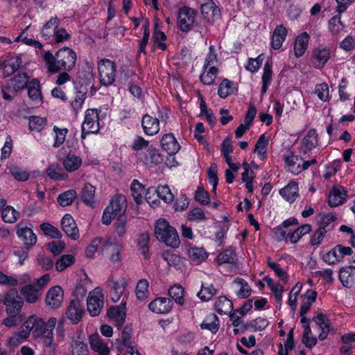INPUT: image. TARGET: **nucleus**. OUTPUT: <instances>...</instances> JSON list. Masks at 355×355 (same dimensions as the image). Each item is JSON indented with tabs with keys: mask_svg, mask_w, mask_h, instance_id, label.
<instances>
[{
	"mask_svg": "<svg viewBox=\"0 0 355 355\" xmlns=\"http://www.w3.org/2000/svg\"><path fill=\"white\" fill-rule=\"evenodd\" d=\"M76 54L71 49L64 47L53 55L49 51L43 55V60L49 72L57 73L60 71H71L76 64Z\"/></svg>",
	"mask_w": 355,
	"mask_h": 355,
	"instance_id": "f257e3e1",
	"label": "nucleus"
},
{
	"mask_svg": "<svg viewBox=\"0 0 355 355\" xmlns=\"http://www.w3.org/2000/svg\"><path fill=\"white\" fill-rule=\"evenodd\" d=\"M78 89V87H76ZM87 93V88L86 85H83V84L80 85V88L77 91L76 96L74 100L71 103V106L75 111L79 110L85 99V95Z\"/></svg>",
	"mask_w": 355,
	"mask_h": 355,
	"instance_id": "e433bc0d",
	"label": "nucleus"
},
{
	"mask_svg": "<svg viewBox=\"0 0 355 355\" xmlns=\"http://www.w3.org/2000/svg\"><path fill=\"white\" fill-rule=\"evenodd\" d=\"M21 64L19 58H11L3 62V76L8 77L14 73Z\"/></svg>",
	"mask_w": 355,
	"mask_h": 355,
	"instance_id": "473e14b6",
	"label": "nucleus"
},
{
	"mask_svg": "<svg viewBox=\"0 0 355 355\" xmlns=\"http://www.w3.org/2000/svg\"><path fill=\"white\" fill-rule=\"evenodd\" d=\"M46 124V119L40 116H32L29 118V128L31 130H41Z\"/></svg>",
	"mask_w": 355,
	"mask_h": 355,
	"instance_id": "052dcab7",
	"label": "nucleus"
},
{
	"mask_svg": "<svg viewBox=\"0 0 355 355\" xmlns=\"http://www.w3.org/2000/svg\"><path fill=\"white\" fill-rule=\"evenodd\" d=\"M148 282L146 279H140L136 286L135 293L137 297L139 300H144L148 297Z\"/></svg>",
	"mask_w": 355,
	"mask_h": 355,
	"instance_id": "603ef678",
	"label": "nucleus"
},
{
	"mask_svg": "<svg viewBox=\"0 0 355 355\" xmlns=\"http://www.w3.org/2000/svg\"><path fill=\"white\" fill-rule=\"evenodd\" d=\"M47 249L55 256L60 254L65 248V243L62 241H55L46 245Z\"/></svg>",
	"mask_w": 355,
	"mask_h": 355,
	"instance_id": "69168bd1",
	"label": "nucleus"
},
{
	"mask_svg": "<svg viewBox=\"0 0 355 355\" xmlns=\"http://www.w3.org/2000/svg\"><path fill=\"white\" fill-rule=\"evenodd\" d=\"M109 286L111 287L110 295L112 300L114 302H118L125 291V281L123 279H121L120 281L110 279L109 281Z\"/></svg>",
	"mask_w": 355,
	"mask_h": 355,
	"instance_id": "f3484780",
	"label": "nucleus"
},
{
	"mask_svg": "<svg viewBox=\"0 0 355 355\" xmlns=\"http://www.w3.org/2000/svg\"><path fill=\"white\" fill-rule=\"evenodd\" d=\"M279 194L287 201L293 202L298 196V186L295 182H290L279 190Z\"/></svg>",
	"mask_w": 355,
	"mask_h": 355,
	"instance_id": "4be33fe9",
	"label": "nucleus"
},
{
	"mask_svg": "<svg viewBox=\"0 0 355 355\" xmlns=\"http://www.w3.org/2000/svg\"><path fill=\"white\" fill-rule=\"evenodd\" d=\"M17 234L22 238L24 244L26 245L33 246L36 243V235L31 228L23 227L17 231Z\"/></svg>",
	"mask_w": 355,
	"mask_h": 355,
	"instance_id": "7c9ffc66",
	"label": "nucleus"
},
{
	"mask_svg": "<svg viewBox=\"0 0 355 355\" xmlns=\"http://www.w3.org/2000/svg\"><path fill=\"white\" fill-rule=\"evenodd\" d=\"M201 13L208 22L214 23L220 17V9L212 1L201 5Z\"/></svg>",
	"mask_w": 355,
	"mask_h": 355,
	"instance_id": "ddd939ff",
	"label": "nucleus"
},
{
	"mask_svg": "<svg viewBox=\"0 0 355 355\" xmlns=\"http://www.w3.org/2000/svg\"><path fill=\"white\" fill-rule=\"evenodd\" d=\"M347 196V191L341 192L340 189L334 187L328 199V203L331 207H336L342 204Z\"/></svg>",
	"mask_w": 355,
	"mask_h": 355,
	"instance_id": "cd10ccee",
	"label": "nucleus"
},
{
	"mask_svg": "<svg viewBox=\"0 0 355 355\" xmlns=\"http://www.w3.org/2000/svg\"><path fill=\"white\" fill-rule=\"evenodd\" d=\"M309 36L304 32L300 35L295 40L294 51L296 57L302 56L307 49Z\"/></svg>",
	"mask_w": 355,
	"mask_h": 355,
	"instance_id": "412c9836",
	"label": "nucleus"
},
{
	"mask_svg": "<svg viewBox=\"0 0 355 355\" xmlns=\"http://www.w3.org/2000/svg\"><path fill=\"white\" fill-rule=\"evenodd\" d=\"M61 225L62 230L71 239L77 240L79 238V230L71 215L65 214L62 219Z\"/></svg>",
	"mask_w": 355,
	"mask_h": 355,
	"instance_id": "9b49d317",
	"label": "nucleus"
},
{
	"mask_svg": "<svg viewBox=\"0 0 355 355\" xmlns=\"http://www.w3.org/2000/svg\"><path fill=\"white\" fill-rule=\"evenodd\" d=\"M196 13L194 10L187 7L180 10L178 24L182 31L188 32L191 30L194 24Z\"/></svg>",
	"mask_w": 355,
	"mask_h": 355,
	"instance_id": "0eeeda50",
	"label": "nucleus"
},
{
	"mask_svg": "<svg viewBox=\"0 0 355 355\" xmlns=\"http://www.w3.org/2000/svg\"><path fill=\"white\" fill-rule=\"evenodd\" d=\"M64 292L59 286L51 288L46 293V303L52 309H56L60 306L63 301Z\"/></svg>",
	"mask_w": 355,
	"mask_h": 355,
	"instance_id": "9d476101",
	"label": "nucleus"
},
{
	"mask_svg": "<svg viewBox=\"0 0 355 355\" xmlns=\"http://www.w3.org/2000/svg\"><path fill=\"white\" fill-rule=\"evenodd\" d=\"M39 291L33 284L26 285L21 289V295L28 303H35L38 300Z\"/></svg>",
	"mask_w": 355,
	"mask_h": 355,
	"instance_id": "a878e982",
	"label": "nucleus"
},
{
	"mask_svg": "<svg viewBox=\"0 0 355 355\" xmlns=\"http://www.w3.org/2000/svg\"><path fill=\"white\" fill-rule=\"evenodd\" d=\"M84 313V309L78 299L72 300L66 310L67 317L73 324H78Z\"/></svg>",
	"mask_w": 355,
	"mask_h": 355,
	"instance_id": "1a4fd4ad",
	"label": "nucleus"
},
{
	"mask_svg": "<svg viewBox=\"0 0 355 355\" xmlns=\"http://www.w3.org/2000/svg\"><path fill=\"white\" fill-rule=\"evenodd\" d=\"M6 306L7 313H19L24 304V300L16 288H11L4 295L2 300Z\"/></svg>",
	"mask_w": 355,
	"mask_h": 355,
	"instance_id": "39448f33",
	"label": "nucleus"
},
{
	"mask_svg": "<svg viewBox=\"0 0 355 355\" xmlns=\"http://www.w3.org/2000/svg\"><path fill=\"white\" fill-rule=\"evenodd\" d=\"M53 130L55 132V139L53 146L54 147H58L64 142L68 130L67 128L60 129L54 126Z\"/></svg>",
	"mask_w": 355,
	"mask_h": 355,
	"instance_id": "338daca9",
	"label": "nucleus"
},
{
	"mask_svg": "<svg viewBox=\"0 0 355 355\" xmlns=\"http://www.w3.org/2000/svg\"><path fill=\"white\" fill-rule=\"evenodd\" d=\"M15 92L21 90L28 85V76L26 73H19L10 80Z\"/></svg>",
	"mask_w": 355,
	"mask_h": 355,
	"instance_id": "c9c22d12",
	"label": "nucleus"
},
{
	"mask_svg": "<svg viewBox=\"0 0 355 355\" xmlns=\"http://www.w3.org/2000/svg\"><path fill=\"white\" fill-rule=\"evenodd\" d=\"M313 58L315 67L321 68L329 58V51L325 48H316L313 51Z\"/></svg>",
	"mask_w": 355,
	"mask_h": 355,
	"instance_id": "5701e85b",
	"label": "nucleus"
},
{
	"mask_svg": "<svg viewBox=\"0 0 355 355\" xmlns=\"http://www.w3.org/2000/svg\"><path fill=\"white\" fill-rule=\"evenodd\" d=\"M337 245L329 251L324 256V260L329 264H334L341 260V254L338 252Z\"/></svg>",
	"mask_w": 355,
	"mask_h": 355,
	"instance_id": "680f3d73",
	"label": "nucleus"
},
{
	"mask_svg": "<svg viewBox=\"0 0 355 355\" xmlns=\"http://www.w3.org/2000/svg\"><path fill=\"white\" fill-rule=\"evenodd\" d=\"M144 187L139 182L138 180H134L131 184L132 195L135 202L141 205L143 202V193H144Z\"/></svg>",
	"mask_w": 355,
	"mask_h": 355,
	"instance_id": "f704fd0d",
	"label": "nucleus"
},
{
	"mask_svg": "<svg viewBox=\"0 0 355 355\" xmlns=\"http://www.w3.org/2000/svg\"><path fill=\"white\" fill-rule=\"evenodd\" d=\"M236 261V255L232 248L226 249L220 253L216 258L218 264L222 265L223 263H234Z\"/></svg>",
	"mask_w": 355,
	"mask_h": 355,
	"instance_id": "2f4dec72",
	"label": "nucleus"
},
{
	"mask_svg": "<svg viewBox=\"0 0 355 355\" xmlns=\"http://www.w3.org/2000/svg\"><path fill=\"white\" fill-rule=\"evenodd\" d=\"M115 232L120 237L123 236L127 232V219L126 217H119L116 218L114 223Z\"/></svg>",
	"mask_w": 355,
	"mask_h": 355,
	"instance_id": "bf43d9fd",
	"label": "nucleus"
},
{
	"mask_svg": "<svg viewBox=\"0 0 355 355\" xmlns=\"http://www.w3.org/2000/svg\"><path fill=\"white\" fill-rule=\"evenodd\" d=\"M155 236L158 241L173 248H177L180 244L176 230L171 226L166 219L160 218L157 221Z\"/></svg>",
	"mask_w": 355,
	"mask_h": 355,
	"instance_id": "f03ea898",
	"label": "nucleus"
},
{
	"mask_svg": "<svg viewBox=\"0 0 355 355\" xmlns=\"http://www.w3.org/2000/svg\"><path fill=\"white\" fill-rule=\"evenodd\" d=\"M215 309L219 314L230 313L233 309V303L225 296H220L215 303Z\"/></svg>",
	"mask_w": 355,
	"mask_h": 355,
	"instance_id": "b1692460",
	"label": "nucleus"
},
{
	"mask_svg": "<svg viewBox=\"0 0 355 355\" xmlns=\"http://www.w3.org/2000/svg\"><path fill=\"white\" fill-rule=\"evenodd\" d=\"M286 35V28L282 25L277 26L275 28L272 35V48L274 49H279L282 46L283 42L285 40Z\"/></svg>",
	"mask_w": 355,
	"mask_h": 355,
	"instance_id": "6ab92c4d",
	"label": "nucleus"
},
{
	"mask_svg": "<svg viewBox=\"0 0 355 355\" xmlns=\"http://www.w3.org/2000/svg\"><path fill=\"white\" fill-rule=\"evenodd\" d=\"M99 129L98 114L96 110H87L82 125V137L85 135L95 133Z\"/></svg>",
	"mask_w": 355,
	"mask_h": 355,
	"instance_id": "423d86ee",
	"label": "nucleus"
},
{
	"mask_svg": "<svg viewBox=\"0 0 355 355\" xmlns=\"http://www.w3.org/2000/svg\"><path fill=\"white\" fill-rule=\"evenodd\" d=\"M168 295L179 304H184V291L182 286L174 285L168 290Z\"/></svg>",
	"mask_w": 355,
	"mask_h": 355,
	"instance_id": "79ce46f5",
	"label": "nucleus"
},
{
	"mask_svg": "<svg viewBox=\"0 0 355 355\" xmlns=\"http://www.w3.org/2000/svg\"><path fill=\"white\" fill-rule=\"evenodd\" d=\"M33 334L35 336H44L50 340L52 338L53 333L49 329L44 320L42 318H36V326Z\"/></svg>",
	"mask_w": 355,
	"mask_h": 355,
	"instance_id": "c85d7f7f",
	"label": "nucleus"
},
{
	"mask_svg": "<svg viewBox=\"0 0 355 355\" xmlns=\"http://www.w3.org/2000/svg\"><path fill=\"white\" fill-rule=\"evenodd\" d=\"M195 200L202 205H208L210 202L209 194L202 187H198L195 194Z\"/></svg>",
	"mask_w": 355,
	"mask_h": 355,
	"instance_id": "e2e57ef3",
	"label": "nucleus"
},
{
	"mask_svg": "<svg viewBox=\"0 0 355 355\" xmlns=\"http://www.w3.org/2000/svg\"><path fill=\"white\" fill-rule=\"evenodd\" d=\"M91 348L98 353V355H109L110 349L106 343H103L98 334H92L89 337Z\"/></svg>",
	"mask_w": 355,
	"mask_h": 355,
	"instance_id": "dca6fc26",
	"label": "nucleus"
},
{
	"mask_svg": "<svg viewBox=\"0 0 355 355\" xmlns=\"http://www.w3.org/2000/svg\"><path fill=\"white\" fill-rule=\"evenodd\" d=\"M103 295L101 293L94 291L87 297V310L91 315H98L103 307Z\"/></svg>",
	"mask_w": 355,
	"mask_h": 355,
	"instance_id": "6e6552de",
	"label": "nucleus"
},
{
	"mask_svg": "<svg viewBox=\"0 0 355 355\" xmlns=\"http://www.w3.org/2000/svg\"><path fill=\"white\" fill-rule=\"evenodd\" d=\"M161 145L163 150L169 155H174L180 150V145L172 134L165 135L161 140Z\"/></svg>",
	"mask_w": 355,
	"mask_h": 355,
	"instance_id": "2eb2a0df",
	"label": "nucleus"
},
{
	"mask_svg": "<svg viewBox=\"0 0 355 355\" xmlns=\"http://www.w3.org/2000/svg\"><path fill=\"white\" fill-rule=\"evenodd\" d=\"M189 256L191 261L198 264L204 261L207 258L208 254L202 248H193L189 250Z\"/></svg>",
	"mask_w": 355,
	"mask_h": 355,
	"instance_id": "58836bf2",
	"label": "nucleus"
},
{
	"mask_svg": "<svg viewBox=\"0 0 355 355\" xmlns=\"http://www.w3.org/2000/svg\"><path fill=\"white\" fill-rule=\"evenodd\" d=\"M217 293V289L213 284L207 286L202 285L201 290L198 293V297L202 301H208Z\"/></svg>",
	"mask_w": 355,
	"mask_h": 355,
	"instance_id": "de8ad7c7",
	"label": "nucleus"
},
{
	"mask_svg": "<svg viewBox=\"0 0 355 355\" xmlns=\"http://www.w3.org/2000/svg\"><path fill=\"white\" fill-rule=\"evenodd\" d=\"M75 258L72 254H64L55 262V269L58 272L63 271L73 263Z\"/></svg>",
	"mask_w": 355,
	"mask_h": 355,
	"instance_id": "37998d69",
	"label": "nucleus"
},
{
	"mask_svg": "<svg viewBox=\"0 0 355 355\" xmlns=\"http://www.w3.org/2000/svg\"><path fill=\"white\" fill-rule=\"evenodd\" d=\"M40 229L44 234L55 239H61L62 236L60 231L50 223H43L40 225Z\"/></svg>",
	"mask_w": 355,
	"mask_h": 355,
	"instance_id": "09e8293b",
	"label": "nucleus"
},
{
	"mask_svg": "<svg viewBox=\"0 0 355 355\" xmlns=\"http://www.w3.org/2000/svg\"><path fill=\"white\" fill-rule=\"evenodd\" d=\"M311 231V226L310 225H301L291 234V242L293 243H297L303 235L309 233Z\"/></svg>",
	"mask_w": 355,
	"mask_h": 355,
	"instance_id": "8fccbe9b",
	"label": "nucleus"
},
{
	"mask_svg": "<svg viewBox=\"0 0 355 355\" xmlns=\"http://www.w3.org/2000/svg\"><path fill=\"white\" fill-rule=\"evenodd\" d=\"M28 96L33 101L41 99V92L40 89V82L36 80H32L27 85Z\"/></svg>",
	"mask_w": 355,
	"mask_h": 355,
	"instance_id": "49530a36",
	"label": "nucleus"
},
{
	"mask_svg": "<svg viewBox=\"0 0 355 355\" xmlns=\"http://www.w3.org/2000/svg\"><path fill=\"white\" fill-rule=\"evenodd\" d=\"M8 317L5 318L2 324L8 327H15L22 321L21 315L19 313H8Z\"/></svg>",
	"mask_w": 355,
	"mask_h": 355,
	"instance_id": "0e129e2a",
	"label": "nucleus"
},
{
	"mask_svg": "<svg viewBox=\"0 0 355 355\" xmlns=\"http://www.w3.org/2000/svg\"><path fill=\"white\" fill-rule=\"evenodd\" d=\"M234 283L240 286V288L237 292V295L241 298H246L250 295L251 288L248 282L243 279H237Z\"/></svg>",
	"mask_w": 355,
	"mask_h": 355,
	"instance_id": "5fc2aeb1",
	"label": "nucleus"
},
{
	"mask_svg": "<svg viewBox=\"0 0 355 355\" xmlns=\"http://www.w3.org/2000/svg\"><path fill=\"white\" fill-rule=\"evenodd\" d=\"M159 120L153 118L148 114L144 116L142 119V126L146 134L153 135L159 131Z\"/></svg>",
	"mask_w": 355,
	"mask_h": 355,
	"instance_id": "a211bd4d",
	"label": "nucleus"
},
{
	"mask_svg": "<svg viewBox=\"0 0 355 355\" xmlns=\"http://www.w3.org/2000/svg\"><path fill=\"white\" fill-rule=\"evenodd\" d=\"M218 69L215 67H211L209 70L205 73L204 72L200 77L201 82L207 85H210L214 83Z\"/></svg>",
	"mask_w": 355,
	"mask_h": 355,
	"instance_id": "4d7b16f0",
	"label": "nucleus"
},
{
	"mask_svg": "<svg viewBox=\"0 0 355 355\" xmlns=\"http://www.w3.org/2000/svg\"><path fill=\"white\" fill-rule=\"evenodd\" d=\"M60 19L58 17H55L49 19L42 28V35L43 37L49 38L54 32L56 31L60 24Z\"/></svg>",
	"mask_w": 355,
	"mask_h": 355,
	"instance_id": "c756f323",
	"label": "nucleus"
},
{
	"mask_svg": "<svg viewBox=\"0 0 355 355\" xmlns=\"http://www.w3.org/2000/svg\"><path fill=\"white\" fill-rule=\"evenodd\" d=\"M19 216V212L17 211L12 207L7 206L1 213V217L4 222L13 223Z\"/></svg>",
	"mask_w": 355,
	"mask_h": 355,
	"instance_id": "c03bdc74",
	"label": "nucleus"
},
{
	"mask_svg": "<svg viewBox=\"0 0 355 355\" xmlns=\"http://www.w3.org/2000/svg\"><path fill=\"white\" fill-rule=\"evenodd\" d=\"M157 196L163 200L166 203H171L174 200V195L172 193L169 187L167 184L159 186L155 190Z\"/></svg>",
	"mask_w": 355,
	"mask_h": 355,
	"instance_id": "a19ab883",
	"label": "nucleus"
},
{
	"mask_svg": "<svg viewBox=\"0 0 355 355\" xmlns=\"http://www.w3.org/2000/svg\"><path fill=\"white\" fill-rule=\"evenodd\" d=\"M73 355H88L89 350L87 346L79 338L73 340L71 344Z\"/></svg>",
	"mask_w": 355,
	"mask_h": 355,
	"instance_id": "3c124183",
	"label": "nucleus"
},
{
	"mask_svg": "<svg viewBox=\"0 0 355 355\" xmlns=\"http://www.w3.org/2000/svg\"><path fill=\"white\" fill-rule=\"evenodd\" d=\"M77 197V193L75 190H68L58 197V202L62 207L70 205Z\"/></svg>",
	"mask_w": 355,
	"mask_h": 355,
	"instance_id": "4c0bfd02",
	"label": "nucleus"
},
{
	"mask_svg": "<svg viewBox=\"0 0 355 355\" xmlns=\"http://www.w3.org/2000/svg\"><path fill=\"white\" fill-rule=\"evenodd\" d=\"M354 269V268L353 267L340 269L339 272V279L344 286L347 288L353 286L355 280V272L352 274V271Z\"/></svg>",
	"mask_w": 355,
	"mask_h": 355,
	"instance_id": "393cba45",
	"label": "nucleus"
},
{
	"mask_svg": "<svg viewBox=\"0 0 355 355\" xmlns=\"http://www.w3.org/2000/svg\"><path fill=\"white\" fill-rule=\"evenodd\" d=\"M122 247L118 243H106L103 248V251L110 255L112 261L116 262L119 260L120 252Z\"/></svg>",
	"mask_w": 355,
	"mask_h": 355,
	"instance_id": "bb28decb",
	"label": "nucleus"
},
{
	"mask_svg": "<svg viewBox=\"0 0 355 355\" xmlns=\"http://www.w3.org/2000/svg\"><path fill=\"white\" fill-rule=\"evenodd\" d=\"M125 302L122 303L121 306H112L107 311L108 317L116 320V326L120 329L125 322Z\"/></svg>",
	"mask_w": 355,
	"mask_h": 355,
	"instance_id": "4468645a",
	"label": "nucleus"
},
{
	"mask_svg": "<svg viewBox=\"0 0 355 355\" xmlns=\"http://www.w3.org/2000/svg\"><path fill=\"white\" fill-rule=\"evenodd\" d=\"M232 92V83L227 79H224L220 84L218 94L223 98H226Z\"/></svg>",
	"mask_w": 355,
	"mask_h": 355,
	"instance_id": "13d9d810",
	"label": "nucleus"
},
{
	"mask_svg": "<svg viewBox=\"0 0 355 355\" xmlns=\"http://www.w3.org/2000/svg\"><path fill=\"white\" fill-rule=\"evenodd\" d=\"M99 80L101 85H111L115 80L116 64L109 59H102L98 63Z\"/></svg>",
	"mask_w": 355,
	"mask_h": 355,
	"instance_id": "20e7f679",
	"label": "nucleus"
},
{
	"mask_svg": "<svg viewBox=\"0 0 355 355\" xmlns=\"http://www.w3.org/2000/svg\"><path fill=\"white\" fill-rule=\"evenodd\" d=\"M149 240V234L146 232L141 234L138 238V245L139 246V250L146 259L148 257Z\"/></svg>",
	"mask_w": 355,
	"mask_h": 355,
	"instance_id": "864d4df0",
	"label": "nucleus"
},
{
	"mask_svg": "<svg viewBox=\"0 0 355 355\" xmlns=\"http://www.w3.org/2000/svg\"><path fill=\"white\" fill-rule=\"evenodd\" d=\"M127 209L126 198L122 194L115 195L104 210L102 222L108 225L114 218L124 217Z\"/></svg>",
	"mask_w": 355,
	"mask_h": 355,
	"instance_id": "7ed1b4c3",
	"label": "nucleus"
},
{
	"mask_svg": "<svg viewBox=\"0 0 355 355\" xmlns=\"http://www.w3.org/2000/svg\"><path fill=\"white\" fill-rule=\"evenodd\" d=\"M95 191L96 188L91 184L87 183L85 184L82 190L81 199L86 205L92 206L94 202Z\"/></svg>",
	"mask_w": 355,
	"mask_h": 355,
	"instance_id": "72a5a7b5",
	"label": "nucleus"
},
{
	"mask_svg": "<svg viewBox=\"0 0 355 355\" xmlns=\"http://www.w3.org/2000/svg\"><path fill=\"white\" fill-rule=\"evenodd\" d=\"M329 25L330 31L334 34L339 33L344 28V25L340 21V17L337 16L332 17L329 20Z\"/></svg>",
	"mask_w": 355,
	"mask_h": 355,
	"instance_id": "774afa93",
	"label": "nucleus"
},
{
	"mask_svg": "<svg viewBox=\"0 0 355 355\" xmlns=\"http://www.w3.org/2000/svg\"><path fill=\"white\" fill-rule=\"evenodd\" d=\"M10 174L19 181H26L29 178V174L17 166L12 165L8 167Z\"/></svg>",
	"mask_w": 355,
	"mask_h": 355,
	"instance_id": "6e6d98bb",
	"label": "nucleus"
},
{
	"mask_svg": "<svg viewBox=\"0 0 355 355\" xmlns=\"http://www.w3.org/2000/svg\"><path fill=\"white\" fill-rule=\"evenodd\" d=\"M313 320L315 322L322 330L318 338L320 340H324L330 330L329 321L322 313H318L316 316L313 318Z\"/></svg>",
	"mask_w": 355,
	"mask_h": 355,
	"instance_id": "aec40b11",
	"label": "nucleus"
},
{
	"mask_svg": "<svg viewBox=\"0 0 355 355\" xmlns=\"http://www.w3.org/2000/svg\"><path fill=\"white\" fill-rule=\"evenodd\" d=\"M173 302L170 298L158 297L152 301L149 309L156 313H166L172 309Z\"/></svg>",
	"mask_w": 355,
	"mask_h": 355,
	"instance_id": "f8f14e48",
	"label": "nucleus"
},
{
	"mask_svg": "<svg viewBox=\"0 0 355 355\" xmlns=\"http://www.w3.org/2000/svg\"><path fill=\"white\" fill-rule=\"evenodd\" d=\"M82 160L79 157L68 155L63 160L64 168L68 171H74L81 165Z\"/></svg>",
	"mask_w": 355,
	"mask_h": 355,
	"instance_id": "ea45409f",
	"label": "nucleus"
},
{
	"mask_svg": "<svg viewBox=\"0 0 355 355\" xmlns=\"http://www.w3.org/2000/svg\"><path fill=\"white\" fill-rule=\"evenodd\" d=\"M304 147L306 150H311L318 144V135L315 130L311 129L309 131L307 135L302 139Z\"/></svg>",
	"mask_w": 355,
	"mask_h": 355,
	"instance_id": "a18cd8bd",
	"label": "nucleus"
}]
</instances>
